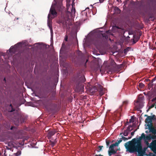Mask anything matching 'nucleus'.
<instances>
[{
    "label": "nucleus",
    "instance_id": "nucleus-1",
    "mask_svg": "<svg viewBox=\"0 0 156 156\" xmlns=\"http://www.w3.org/2000/svg\"><path fill=\"white\" fill-rule=\"evenodd\" d=\"M142 139L147 144H148V141L151 139H156V136H146L144 133H143L141 136L139 138L133 139L129 143L126 144L125 147L127 150L130 153L137 151L138 152V156H154L146 154L145 149H143L142 148L141 140Z\"/></svg>",
    "mask_w": 156,
    "mask_h": 156
},
{
    "label": "nucleus",
    "instance_id": "nucleus-2",
    "mask_svg": "<svg viewBox=\"0 0 156 156\" xmlns=\"http://www.w3.org/2000/svg\"><path fill=\"white\" fill-rule=\"evenodd\" d=\"M56 4H57V3ZM56 6L57 5H56V2L55 1H54L52 3L50 10L49 13L48 17V25L50 30L51 35L52 34L53 30L52 26V22L51 19H53L57 16V12L55 10V8Z\"/></svg>",
    "mask_w": 156,
    "mask_h": 156
},
{
    "label": "nucleus",
    "instance_id": "nucleus-3",
    "mask_svg": "<svg viewBox=\"0 0 156 156\" xmlns=\"http://www.w3.org/2000/svg\"><path fill=\"white\" fill-rule=\"evenodd\" d=\"M122 141V140H120L110 146L108 151V154L109 156L116 153L117 151L119 149V147L118 146Z\"/></svg>",
    "mask_w": 156,
    "mask_h": 156
},
{
    "label": "nucleus",
    "instance_id": "nucleus-4",
    "mask_svg": "<svg viewBox=\"0 0 156 156\" xmlns=\"http://www.w3.org/2000/svg\"><path fill=\"white\" fill-rule=\"evenodd\" d=\"M74 4L73 2L71 5L70 4V0H67L66 2V8L67 12L71 14L72 16H73L75 12V9L73 6Z\"/></svg>",
    "mask_w": 156,
    "mask_h": 156
},
{
    "label": "nucleus",
    "instance_id": "nucleus-5",
    "mask_svg": "<svg viewBox=\"0 0 156 156\" xmlns=\"http://www.w3.org/2000/svg\"><path fill=\"white\" fill-rule=\"evenodd\" d=\"M145 129H149L151 127V120L149 117H147L146 119Z\"/></svg>",
    "mask_w": 156,
    "mask_h": 156
},
{
    "label": "nucleus",
    "instance_id": "nucleus-6",
    "mask_svg": "<svg viewBox=\"0 0 156 156\" xmlns=\"http://www.w3.org/2000/svg\"><path fill=\"white\" fill-rule=\"evenodd\" d=\"M135 105L137 109H140L143 107L141 103L139 101H137L135 103Z\"/></svg>",
    "mask_w": 156,
    "mask_h": 156
},
{
    "label": "nucleus",
    "instance_id": "nucleus-7",
    "mask_svg": "<svg viewBox=\"0 0 156 156\" xmlns=\"http://www.w3.org/2000/svg\"><path fill=\"white\" fill-rule=\"evenodd\" d=\"M56 132V131L54 129V130L50 131L48 134V138H50L51 136L53 135Z\"/></svg>",
    "mask_w": 156,
    "mask_h": 156
},
{
    "label": "nucleus",
    "instance_id": "nucleus-8",
    "mask_svg": "<svg viewBox=\"0 0 156 156\" xmlns=\"http://www.w3.org/2000/svg\"><path fill=\"white\" fill-rule=\"evenodd\" d=\"M21 43H18L17 44L15 45L14 46H12L9 49V52H12L13 51V49H14V48H16L17 47V46H19L21 45Z\"/></svg>",
    "mask_w": 156,
    "mask_h": 156
},
{
    "label": "nucleus",
    "instance_id": "nucleus-9",
    "mask_svg": "<svg viewBox=\"0 0 156 156\" xmlns=\"http://www.w3.org/2000/svg\"><path fill=\"white\" fill-rule=\"evenodd\" d=\"M149 129L150 132H151L153 134H156V129H155L154 128H152L151 127Z\"/></svg>",
    "mask_w": 156,
    "mask_h": 156
},
{
    "label": "nucleus",
    "instance_id": "nucleus-10",
    "mask_svg": "<svg viewBox=\"0 0 156 156\" xmlns=\"http://www.w3.org/2000/svg\"><path fill=\"white\" fill-rule=\"evenodd\" d=\"M97 90L96 87H94L90 89V91L92 93H93L95 92Z\"/></svg>",
    "mask_w": 156,
    "mask_h": 156
},
{
    "label": "nucleus",
    "instance_id": "nucleus-11",
    "mask_svg": "<svg viewBox=\"0 0 156 156\" xmlns=\"http://www.w3.org/2000/svg\"><path fill=\"white\" fill-rule=\"evenodd\" d=\"M9 108H11L12 109L11 110L8 109V111L9 112H12L14 110L12 108V105L11 104L10 105V106H9Z\"/></svg>",
    "mask_w": 156,
    "mask_h": 156
},
{
    "label": "nucleus",
    "instance_id": "nucleus-12",
    "mask_svg": "<svg viewBox=\"0 0 156 156\" xmlns=\"http://www.w3.org/2000/svg\"><path fill=\"white\" fill-rule=\"evenodd\" d=\"M21 154L20 151H18L16 153L13 154V156H18Z\"/></svg>",
    "mask_w": 156,
    "mask_h": 156
},
{
    "label": "nucleus",
    "instance_id": "nucleus-13",
    "mask_svg": "<svg viewBox=\"0 0 156 156\" xmlns=\"http://www.w3.org/2000/svg\"><path fill=\"white\" fill-rule=\"evenodd\" d=\"M134 119L132 117L131 119H130L129 120V122L130 123L133 122H134Z\"/></svg>",
    "mask_w": 156,
    "mask_h": 156
},
{
    "label": "nucleus",
    "instance_id": "nucleus-14",
    "mask_svg": "<svg viewBox=\"0 0 156 156\" xmlns=\"http://www.w3.org/2000/svg\"><path fill=\"white\" fill-rule=\"evenodd\" d=\"M139 86L140 87L142 88L144 87V85L142 83H140L139 84Z\"/></svg>",
    "mask_w": 156,
    "mask_h": 156
},
{
    "label": "nucleus",
    "instance_id": "nucleus-15",
    "mask_svg": "<svg viewBox=\"0 0 156 156\" xmlns=\"http://www.w3.org/2000/svg\"><path fill=\"white\" fill-rule=\"evenodd\" d=\"M128 133L127 131V130L126 131L124 132L123 135L125 136H127L128 135Z\"/></svg>",
    "mask_w": 156,
    "mask_h": 156
},
{
    "label": "nucleus",
    "instance_id": "nucleus-16",
    "mask_svg": "<svg viewBox=\"0 0 156 156\" xmlns=\"http://www.w3.org/2000/svg\"><path fill=\"white\" fill-rule=\"evenodd\" d=\"M132 128V126H129L128 127L127 130H128L129 131H131L132 130V129H130V128Z\"/></svg>",
    "mask_w": 156,
    "mask_h": 156
},
{
    "label": "nucleus",
    "instance_id": "nucleus-17",
    "mask_svg": "<svg viewBox=\"0 0 156 156\" xmlns=\"http://www.w3.org/2000/svg\"><path fill=\"white\" fill-rule=\"evenodd\" d=\"M154 106V105H152L151 106H150L149 107V108L150 109L153 107Z\"/></svg>",
    "mask_w": 156,
    "mask_h": 156
},
{
    "label": "nucleus",
    "instance_id": "nucleus-18",
    "mask_svg": "<svg viewBox=\"0 0 156 156\" xmlns=\"http://www.w3.org/2000/svg\"><path fill=\"white\" fill-rule=\"evenodd\" d=\"M136 130L135 131H134L133 132H132L131 133V135L132 136H133L134 134V133H135V132Z\"/></svg>",
    "mask_w": 156,
    "mask_h": 156
},
{
    "label": "nucleus",
    "instance_id": "nucleus-19",
    "mask_svg": "<svg viewBox=\"0 0 156 156\" xmlns=\"http://www.w3.org/2000/svg\"><path fill=\"white\" fill-rule=\"evenodd\" d=\"M102 147H103V146H99V148H100V151H101Z\"/></svg>",
    "mask_w": 156,
    "mask_h": 156
},
{
    "label": "nucleus",
    "instance_id": "nucleus-20",
    "mask_svg": "<svg viewBox=\"0 0 156 156\" xmlns=\"http://www.w3.org/2000/svg\"><path fill=\"white\" fill-rule=\"evenodd\" d=\"M104 0H99L100 2V3H102L103 2Z\"/></svg>",
    "mask_w": 156,
    "mask_h": 156
},
{
    "label": "nucleus",
    "instance_id": "nucleus-21",
    "mask_svg": "<svg viewBox=\"0 0 156 156\" xmlns=\"http://www.w3.org/2000/svg\"><path fill=\"white\" fill-rule=\"evenodd\" d=\"M56 143L55 141L52 144V146H53L55 143Z\"/></svg>",
    "mask_w": 156,
    "mask_h": 156
},
{
    "label": "nucleus",
    "instance_id": "nucleus-22",
    "mask_svg": "<svg viewBox=\"0 0 156 156\" xmlns=\"http://www.w3.org/2000/svg\"><path fill=\"white\" fill-rule=\"evenodd\" d=\"M116 9L118 11V12H119L120 10L119 9H118V8H117Z\"/></svg>",
    "mask_w": 156,
    "mask_h": 156
},
{
    "label": "nucleus",
    "instance_id": "nucleus-23",
    "mask_svg": "<svg viewBox=\"0 0 156 156\" xmlns=\"http://www.w3.org/2000/svg\"><path fill=\"white\" fill-rule=\"evenodd\" d=\"M67 38H65V40H66V41H67Z\"/></svg>",
    "mask_w": 156,
    "mask_h": 156
},
{
    "label": "nucleus",
    "instance_id": "nucleus-24",
    "mask_svg": "<svg viewBox=\"0 0 156 156\" xmlns=\"http://www.w3.org/2000/svg\"><path fill=\"white\" fill-rule=\"evenodd\" d=\"M106 143H107V145L108 146L109 144V143H108L107 142H106Z\"/></svg>",
    "mask_w": 156,
    "mask_h": 156
},
{
    "label": "nucleus",
    "instance_id": "nucleus-25",
    "mask_svg": "<svg viewBox=\"0 0 156 156\" xmlns=\"http://www.w3.org/2000/svg\"><path fill=\"white\" fill-rule=\"evenodd\" d=\"M12 129V128H11V129Z\"/></svg>",
    "mask_w": 156,
    "mask_h": 156
},
{
    "label": "nucleus",
    "instance_id": "nucleus-26",
    "mask_svg": "<svg viewBox=\"0 0 156 156\" xmlns=\"http://www.w3.org/2000/svg\"><path fill=\"white\" fill-rule=\"evenodd\" d=\"M60 7H61V5H60Z\"/></svg>",
    "mask_w": 156,
    "mask_h": 156
},
{
    "label": "nucleus",
    "instance_id": "nucleus-27",
    "mask_svg": "<svg viewBox=\"0 0 156 156\" xmlns=\"http://www.w3.org/2000/svg\"><path fill=\"white\" fill-rule=\"evenodd\" d=\"M152 101H154V99H153Z\"/></svg>",
    "mask_w": 156,
    "mask_h": 156
},
{
    "label": "nucleus",
    "instance_id": "nucleus-28",
    "mask_svg": "<svg viewBox=\"0 0 156 156\" xmlns=\"http://www.w3.org/2000/svg\"><path fill=\"white\" fill-rule=\"evenodd\" d=\"M155 108L156 109V106H155Z\"/></svg>",
    "mask_w": 156,
    "mask_h": 156
},
{
    "label": "nucleus",
    "instance_id": "nucleus-29",
    "mask_svg": "<svg viewBox=\"0 0 156 156\" xmlns=\"http://www.w3.org/2000/svg\"><path fill=\"white\" fill-rule=\"evenodd\" d=\"M100 156H102V155H100Z\"/></svg>",
    "mask_w": 156,
    "mask_h": 156
},
{
    "label": "nucleus",
    "instance_id": "nucleus-30",
    "mask_svg": "<svg viewBox=\"0 0 156 156\" xmlns=\"http://www.w3.org/2000/svg\"><path fill=\"white\" fill-rule=\"evenodd\" d=\"M146 133H147V131H146Z\"/></svg>",
    "mask_w": 156,
    "mask_h": 156
},
{
    "label": "nucleus",
    "instance_id": "nucleus-31",
    "mask_svg": "<svg viewBox=\"0 0 156 156\" xmlns=\"http://www.w3.org/2000/svg\"><path fill=\"white\" fill-rule=\"evenodd\" d=\"M1 154L0 153V155H1Z\"/></svg>",
    "mask_w": 156,
    "mask_h": 156
}]
</instances>
